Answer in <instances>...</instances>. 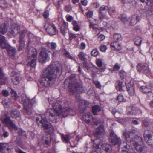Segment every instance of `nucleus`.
Instances as JSON below:
<instances>
[{"mask_svg":"<svg viewBox=\"0 0 153 153\" xmlns=\"http://www.w3.org/2000/svg\"><path fill=\"white\" fill-rule=\"evenodd\" d=\"M76 102H78L80 105H81L84 104H87L88 103L87 101L81 99L79 95L76 96Z\"/></svg>","mask_w":153,"mask_h":153,"instance_id":"25","label":"nucleus"},{"mask_svg":"<svg viewBox=\"0 0 153 153\" xmlns=\"http://www.w3.org/2000/svg\"><path fill=\"white\" fill-rule=\"evenodd\" d=\"M49 103L51 104L53 108L48 109L46 112V114L48 116L49 120L53 123H56L58 118L59 116H61L63 117H66L68 114L72 115L71 112L73 110L69 107L62 108L60 104L58 103H52L51 101L49 100Z\"/></svg>","mask_w":153,"mask_h":153,"instance_id":"1","label":"nucleus"},{"mask_svg":"<svg viewBox=\"0 0 153 153\" xmlns=\"http://www.w3.org/2000/svg\"><path fill=\"white\" fill-rule=\"evenodd\" d=\"M137 22V21L134 18L131 19L130 22V24L132 25H133L136 24Z\"/></svg>","mask_w":153,"mask_h":153,"instance_id":"63","label":"nucleus"},{"mask_svg":"<svg viewBox=\"0 0 153 153\" xmlns=\"http://www.w3.org/2000/svg\"><path fill=\"white\" fill-rule=\"evenodd\" d=\"M150 132L149 131H147L144 132V135L145 138H147L149 140H151L152 136L150 134Z\"/></svg>","mask_w":153,"mask_h":153,"instance_id":"39","label":"nucleus"},{"mask_svg":"<svg viewBox=\"0 0 153 153\" xmlns=\"http://www.w3.org/2000/svg\"><path fill=\"white\" fill-rule=\"evenodd\" d=\"M86 15L87 17L91 18L93 15V13L92 11H89L86 13Z\"/></svg>","mask_w":153,"mask_h":153,"instance_id":"57","label":"nucleus"},{"mask_svg":"<svg viewBox=\"0 0 153 153\" xmlns=\"http://www.w3.org/2000/svg\"><path fill=\"white\" fill-rule=\"evenodd\" d=\"M120 67L118 63H117L114 66L113 69L114 70L118 71L120 69Z\"/></svg>","mask_w":153,"mask_h":153,"instance_id":"60","label":"nucleus"},{"mask_svg":"<svg viewBox=\"0 0 153 153\" xmlns=\"http://www.w3.org/2000/svg\"><path fill=\"white\" fill-rule=\"evenodd\" d=\"M138 71L145 74H149L150 72V70L148 65L146 63H140L137 66Z\"/></svg>","mask_w":153,"mask_h":153,"instance_id":"14","label":"nucleus"},{"mask_svg":"<svg viewBox=\"0 0 153 153\" xmlns=\"http://www.w3.org/2000/svg\"><path fill=\"white\" fill-rule=\"evenodd\" d=\"M36 121L38 125H42L45 131L49 134H51L53 131L54 128L51 123L48 122L45 115H38Z\"/></svg>","mask_w":153,"mask_h":153,"instance_id":"4","label":"nucleus"},{"mask_svg":"<svg viewBox=\"0 0 153 153\" xmlns=\"http://www.w3.org/2000/svg\"><path fill=\"white\" fill-rule=\"evenodd\" d=\"M120 18L121 19L122 22L125 23L128 20V19L126 15L123 14L122 15Z\"/></svg>","mask_w":153,"mask_h":153,"instance_id":"45","label":"nucleus"},{"mask_svg":"<svg viewBox=\"0 0 153 153\" xmlns=\"http://www.w3.org/2000/svg\"><path fill=\"white\" fill-rule=\"evenodd\" d=\"M12 96L14 99H16L18 98V96L17 95L16 92L13 90H11V92Z\"/></svg>","mask_w":153,"mask_h":153,"instance_id":"46","label":"nucleus"},{"mask_svg":"<svg viewBox=\"0 0 153 153\" xmlns=\"http://www.w3.org/2000/svg\"><path fill=\"white\" fill-rule=\"evenodd\" d=\"M111 46L116 50H120L121 49V45L117 42H114L111 43Z\"/></svg>","mask_w":153,"mask_h":153,"instance_id":"32","label":"nucleus"},{"mask_svg":"<svg viewBox=\"0 0 153 153\" xmlns=\"http://www.w3.org/2000/svg\"><path fill=\"white\" fill-rule=\"evenodd\" d=\"M1 119L3 123L8 127L10 131L17 129L16 125L10 119L9 117H2Z\"/></svg>","mask_w":153,"mask_h":153,"instance_id":"13","label":"nucleus"},{"mask_svg":"<svg viewBox=\"0 0 153 153\" xmlns=\"http://www.w3.org/2000/svg\"><path fill=\"white\" fill-rule=\"evenodd\" d=\"M61 137L62 141L67 143H69L71 144L69 141L70 138L69 136L68 135H64L63 134H61Z\"/></svg>","mask_w":153,"mask_h":153,"instance_id":"30","label":"nucleus"},{"mask_svg":"<svg viewBox=\"0 0 153 153\" xmlns=\"http://www.w3.org/2000/svg\"><path fill=\"white\" fill-rule=\"evenodd\" d=\"M137 134V132L134 129L124 132L123 133V135L125 137L127 142L121 143L120 146L123 148L124 151H128L130 146H134L138 152H141L143 151L145 148H143L138 144Z\"/></svg>","mask_w":153,"mask_h":153,"instance_id":"2","label":"nucleus"},{"mask_svg":"<svg viewBox=\"0 0 153 153\" xmlns=\"http://www.w3.org/2000/svg\"><path fill=\"white\" fill-rule=\"evenodd\" d=\"M126 87L128 94L131 96H133L135 93V86L133 82H130L126 85Z\"/></svg>","mask_w":153,"mask_h":153,"instance_id":"15","label":"nucleus"},{"mask_svg":"<svg viewBox=\"0 0 153 153\" xmlns=\"http://www.w3.org/2000/svg\"><path fill=\"white\" fill-rule=\"evenodd\" d=\"M117 85L116 86V88L117 90L120 91H124V88H125L124 85H123L122 83L120 81H118L117 82Z\"/></svg>","mask_w":153,"mask_h":153,"instance_id":"29","label":"nucleus"},{"mask_svg":"<svg viewBox=\"0 0 153 153\" xmlns=\"http://www.w3.org/2000/svg\"><path fill=\"white\" fill-rule=\"evenodd\" d=\"M0 47L2 48H5L7 47L6 41L4 37L0 35Z\"/></svg>","mask_w":153,"mask_h":153,"instance_id":"21","label":"nucleus"},{"mask_svg":"<svg viewBox=\"0 0 153 153\" xmlns=\"http://www.w3.org/2000/svg\"><path fill=\"white\" fill-rule=\"evenodd\" d=\"M56 73L54 66L52 64L45 68L42 74V79L40 81L41 85L46 87L53 85L55 82L57 76L61 71L58 67L56 68Z\"/></svg>","mask_w":153,"mask_h":153,"instance_id":"3","label":"nucleus"},{"mask_svg":"<svg viewBox=\"0 0 153 153\" xmlns=\"http://www.w3.org/2000/svg\"><path fill=\"white\" fill-rule=\"evenodd\" d=\"M61 33L65 36V28L64 25L61 28Z\"/></svg>","mask_w":153,"mask_h":153,"instance_id":"58","label":"nucleus"},{"mask_svg":"<svg viewBox=\"0 0 153 153\" xmlns=\"http://www.w3.org/2000/svg\"><path fill=\"white\" fill-rule=\"evenodd\" d=\"M103 25L104 26V27L105 28H109L111 27H112L113 28L114 27L112 25H110L109 26V24L108 25L107 22H103Z\"/></svg>","mask_w":153,"mask_h":153,"instance_id":"49","label":"nucleus"},{"mask_svg":"<svg viewBox=\"0 0 153 153\" xmlns=\"http://www.w3.org/2000/svg\"><path fill=\"white\" fill-rule=\"evenodd\" d=\"M5 108L8 107L11 103V101L9 99H4L2 102Z\"/></svg>","mask_w":153,"mask_h":153,"instance_id":"33","label":"nucleus"},{"mask_svg":"<svg viewBox=\"0 0 153 153\" xmlns=\"http://www.w3.org/2000/svg\"><path fill=\"white\" fill-rule=\"evenodd\" d=\"M110 140L112 144L114 145H115L120 142V138L117 137L113 132H111L110 133Z\"/></svg>","mask_w":153,"mask_h":153,"instance_id":"16","label":"nucleus"},{"mask_svg":"<svg viewBox=\"0 0 153 153\" xmlns=\"http://www.w3.org/2000/svg\"><path fill=\"white\" fill-rule=\"evenodd\" d=\"M7 78L4 76L2 70L0 68V84H2L6 82Z\"/></svg>","mask_w":153,"mask_h":153,"instance_id":"23","label":"nucleus"},{"mask_svg":"<svg viewBox=\"0 0 153 153\" xmlns=\"http://www.w3.org/2000/svg\"><path fill=\"white\" fill-rule=\"evenodd\" d=\"M86 54L83 52H81L78 54V56L79 58L82 61H85L86 59L85 57Z\"/></svg>","mask_w":153,"mask_h":153,"instance_id":"37","label":"nucleus"},{"mask_svg":"<svg viewBox=\"0 0 153 153\" xmlns=\"http://www.w3.org/2000/svg\"><path fill=\"white\" fill-rule=\"evenodd\" d=\"M94 83L97 88H100L101 87V85L99 82L95 81L94 82Z\"/></svg>","mask_w":153,"mask_h":153,"instance_id":"64","label":"nucleus"},{"mask_svg":"<svg viewBox=\"0 0 153 153\" xmlns=\"http://www.w3.org/2000/svg\"><path fill=\"white\" fill-rule=\"evenodd\" d=\"M50 51L45 48L42 49L38 57L39 61L41 63H44L49 58L48 53Z\"/></svg>","mask_w":153,"mask_h":153,"instance_id":"12","label":"nucleus"},{"mask_svg":"<svg viewBox=\"0 0 153 153\" xmlns=\"http://www.w3.org/2000/svg\"><path fill=\"white\" fill-rule=\"evenodd\" d=\"M96 63L97 66L99 67L101 66L102 64V59H97L96 61Z\"/></svg>","mask_w":153,"mask_h":153,"instance_id":"53","label":"nucleus"},{"mask_svg":"<svg viewBox=\"0 0 153 153\" xmlns=\"http://www.w3.org/2000/svg\"><path fill=\"white\" fill-rule=\"evenodd\" d=\"M107 49L106 46L104 45H102L100 47V50L103 52H105Z\"/></svg>","mask_w":153,"mask_h":153,"instance_id":"54","label":"nucleus"},{"mask_svg":"<svg viewBox=\"0 0 153 153\" xmlns=\"http://www.w3.org/2000/svg\"><path fill=\"white\" fill-rule=\"evenodd\" d=\"M117 99L120 102H122L123 100V97L122 95H119L117 97Z\"/></svg>","mask_w":153,"mask_h":153,"instance_id":"56","label":"nucleus"},{"mask_svg":"<svg viewBox=\"0 0 153 153\" xmlns=\"http://www.w3.org/2000/svg\"><path fill=\"white\" fill-rule=\"evenodd\" d=\"M142 40L140 38L137 37L134 39L135 44L137 46L140 45L141 43Z\"/></svg>","mask_w":153,"mask_h":153,"instance_id":"41","label":"nucleus"},{"mask_svg":"<svg viewBox=\"0 0 153 153\" xmlns=\"http://www.w3.org/2000/svg\"><path fill=\"white\" fill-rule=\"evenodd\" d=\"M7 30V28L5 24L0 26V33L4 34L6 32Z\"/></svg>","mask_w":153,"mask_h":153,"instance_id":"34","label":"nucleus"},{"mask_svg":"<svg viewBox=\"0 0 153 153\" xmlns=\"http://www.w3.org/2000/svg\"><path fill=\"white\" fill-rule=\"evenodd\" d=\"M0 6L3 8L7 7V3L5 0H0Z\"/></svg>","mask_w":153,"mask_h":153,"instance_id":"40","label":"nucleus"},{"mask_svg":"<svg viewBox=\"0 0 153 153\" xmlns=\"http://www.w3.org/2000/svg\"><path fill=\"white\" fill-rule=\"evenodd\" d=\"M15 49L12 47H9L8 49V53L10 56L14 57L16 53Z\"/></svg>","mask_w":153,"mask_h":153,"instance_id":"27","label":"nucleus"},{"mask_svg":"<svg viewBox=\"0 0 153 153\" xmlns=\"http://www.w3.org/2000/svg\"><path fill=\"white\" fill-rule=\"evenodd\" d=\"M114 39L117 41L121 40L122 39L121 34L117 33L114 34Z\"/></svg>","mask_w":153,"mask_h":153,"instance_id":"42","label":"nucleus"},{"mask_svg":"<svg viewBox=\"0 0 153 153\" xmlns=\"http://www.w3.org/2000/svg\"><path fill=\"white\" fill-rule=\"evenodd\" d=\"M25 36V35L23 32L22 33H21L20 35V37L19 40V45L18 48V50L19 51H22L23 48L24 47L25 43L23 38H24Z\"/></svg>","mask_w":153,"mask_h":153,"instance_id":"19","label":"nucleus"},{"mask_svg":"<svg viewBox=\"0 0 153 153\" xmlns=\"http://www.w3.org/2000/svg\"><path fill=\"white\" fill-rule=\"evenodd\" d=\"M67 20L68 21L70 22L71 21L74 19V18L71 16L68 15L66 16Z\"/></svg>","mask_w":153,"mask_h":153,"instance_id":"52","label":"nucleus"},{"mask_svg":"<svg viewBox=\"0 0 153 153\" xmlns=\"http://www.w3.org/2000/svg\"><path fill=\"white\" fill-rule=\"evenodd\" d=\"M72 24L73 26V29L76 31H78L80 30V27L79 26L77 22L74 21L72 22Z\"/></svg>","mask_w":153,"mask_h":153,"instance_id":"31","label":"nucleus"},{"mask_svg":"<svg viewBox=\"0 0 153 153\" xmlns=\"http://www.w3.org/2000/svg\"><path fill=\"white\" fill-rule=\"evenodd\" d=\"M21 99L24 105L25 115L31 114L32 111L31 108L32 104L29 103L30 100L29 99H27L26 97H22Z\"/></svg>","mask_w":153,"mask_h":153,"instance_id":"9","label":"nucleus"},{"mask_svg":"<svg viewBox=\"0 0 153 153\" xmlns=\"http://www.w3.org/2000/svg\"><path fill=\"white\" fill-rule=\"evenodd\" d=\"M2 93L3 96L5 97L7 96L9 94V92L6 90H3Z\"/></svg>","mask_w":153,"mask_h":153,"instance_id":"55","label":"nucleus"},{"mask_svg":"<svg viewBox=\"0 0 153 153\" xmlns=\"http://www.w3.org/2000/svg\"><path fill=\"white\" fill-rule=\"evenodd\" d=\"M99 53V52L97 49H93L91 52V55L94 56H97Z\"/></svg>","mask_w":153,"mask_h":153,"instance_id":"44","label":"nucleus"},{"mask_svg":"<svg viewBox=\"0 0 153 153\" xmlns=\"http://www.w3.org/2000/svg\"><path fill=\"white\" fill-rule=\"evenodd\" d=\"M20 30V27L16 24H14L12 25L9 32L12 35L15 36L19 32Z\"/></svg>","mask_w":153,"mask_h":153,"instance_id":"17","label":"nucleus"},{"mask_svg":"<svg viewBox=\"0 0 153 153\" xmlns=\"http://www.w3.org/2000/svg\"><path fill=\"white\" fill-rule=\"evenodd\" d=\"M44 25V28L50 35L52 36L55 35L58 33V30L54 25L48 21H45Z\"/></svg>","mask_w":153,"mask_h":153,"instance_id":"7","label":"nucleus"},{"mask_svg":"<svg viewBox=\"0 0 153 153\" xmlns=\"http://www.w3.org/2000/svg\"><path fill=\"white\" fill-rule=\"evenodd\" d=\"M106 8L108 9V8L107 7H106L105 6L103 5L100 7V11L101 13H102V11H105Z\"/></svg>","mask_w":153,"mask_h":153,"instance_id":"62","label":"nucleus"},{"mask_svg":"<svg viewBox=\"0 0 153 153\" xmlns=\"http://www.w3.org/2000/svg\"><path fill=\"white\" fill-rule=\"evenodd\" d=\"M43 143H45V144L49 145L51 142V137L49 134H48L45 137H44L42 138Z\"/></svg>","mask_w":153,"mask_h":153,"instance_id":"28","label":"nucleus"},{"mask_svg":"<svg viewBox=\"0 0 153 153\" xmlns=\"http://www.w3.org/2000/svg\"><path fill=\"white\" fill-rule=\"evenodd\" d=\"M149 125V123L147 119H145L143 121V127H148Z\"/></svg>","mask_w":153,"mask_h":153,"instance_id":"47","label":"nucleus"},{"mask_svg":"<svg viewBox=\"0 0 153 153\" xmlns=\"http://www.w3.org/2000/svg\"><path fill=\"white\" fill-rule=\"evenodd\" d=\"M18 133L19 135L21 136L25 137H26L25 132L21 129H19L18 130Z\"/></svg>","mask_w":153,"mask_h":153,"instance_id":"43","label":"nucleus"},{"mask_svg":"<svg viewBox=\"0 0 153 153\" xmlns=\"http://www.w3.org/2000/svg\"><path fill=\"white\" fill-rule=\"evenodd\" d=\"M140 91L146 94L149 93L150 94V96H152L153 97V95L152 93H151V90L149 86H141L140 88Z\"/></svg>","mask_w":153,"mask_h":153,"instance_id":"20","label":"nucleus"},{"mask_svg":"<svg viewBox=\"0 0 153 153\" xmlns=\"http://www.w3.org/2000/svg\"><path fill=\"white\" fill-rule=\"evenodd\" d=\"M95 24L90 22L89 25L90 28L92 29L96 35H98L100 33L99 30L95 26Z\"/></svg>","mask_w":153,"mask_h":153,"instance_id":"22","label":"nucleus"},{"mask_svg":"<svg viewBox=\"0 0 153 153\" xmlns=\"http://www.w3.org/2000/svg\"><path fill=\"white\" fill-rule=\"evenodd\" d=\"M69 83L68 88L70 94H73L76 92L82 93L85 92L82 85L77 82L74 81L72 83L71 82L69 81Z\"/></svg>","mask_w":153,"mask_h":153,"instance_id":"5","label":"nucleus"},{"mask_svg":"<svg viewBox=\"0 0 153 153\" xmlns=\"http://www.w3.org/2000/svg\"><path fill=\"white\" fill-rule=\"evenodd\" d=\"M10 70L11 69L12 71H11V72L10 73V76L12 77H14L16 76H18L17 75V73L16 72L14 71H13L12 69H11V68H9Z\"/></svg>","mask_w":153,"mask_h":153,"instance_id":"48","label":"nucleus"},{"mask_svg":"<svg viewBox=\"0 0 153 153\" xmlns=\"http://www.w3.org/2000/svg\"><path fill=\"white\" fill-rule=\"evenodd\" d=\"M82 118L86 123L92 126L97 125L100 121L99 119L93 118L91 114L89 112L84 115Z\"/></svg>","mask_w":153,"mask_h":153,"instance_id":"8","label":"nucleus"},{"mask_svg":"<svg viewBox=\"0 0 153 153\" xmlns=\"http://www.w3.org/2000/svg\"><path fill=\"white\" fill-rule=\"evenodd\" d=\"M100 145L101 146L100 147H99V145L98 144H96L94 143L93 146L94 147L97 149L100 148L101 153H108L111 150V146L109 144L105 142L101 143Z\"/></svg>","mask_w":153,"mask_h":153,"instance_id":"10","label":"nucleus"},{"mask_svg":"<svg viewBox=\"0 0 153 153\" xmlns=\"http://www.w3.org/2000/svg\"><path fill=\"white\" fill-rule=\"evenodd\" d=\"M101 111V109L98 105H95L92 107V111L94 115H96Z\"/></svg>","mask_w":153,"mask_h":153,"instance_id":"26","label":"nucleus"},{"mask_svg":"<svg viewBox=\"0 0 153 153\" xmlns=\"http://www.w3.org/2000/svg\"><path fill=\"white\" fill-rule=\"evenodd\" d=\"M104 133V126L102 125H100L94 133V135L97 137H99L100 136L103 135Z\"/></svg>","mask_w":153,"mask_h":153,"instance_id":"18","label":"nucleus"},{"mask_svg":"<svg viewBox=\"0 0 153 153\" xmlns=\"http://www.w3.org/2000/svg\"><path fill=\"white\" fill-rule=\"evenodd\" d=\"M10 113L11 117L15 118L19 117L20 114L19 110L16 109L12 110Z\"/></svg>","mask_w":153,"mask_h":153,"instance_id":"24","label":"nucleus"},{"mask_svg":"<svg viewBox=\"0 0 153 153\" xmlns=\"http://www.w3.org/2000/svg\"><path fill=\"white\" fill-rule=\"evenodd\" d=\"M11 79L14 85H17L20 82V79L18 75L14 77H12Z\"/></svg>","mask_w":153,"mask_h":153,"instance_id":"35","label":"nucleus"},{"mask_svg":"<svg viewBox=\"0 0 153 153\" xmlns=\"http://www.w3.org/2000/svg\"><path fill=\"white\" fill-rule=\"evenodd\" d=\"M76 37V35L74 33H70L69 34V39L70 40Z\"/></svg>","mask_w":153,"mask_h":153,"instance_id":"51","label":"nucleus"},{"mask_svg":"<svg viewBox=\"0 0 153 153\" xmlns=\"http://www.w3.org/2000/svg\"><path fill=\"white\" fill-rule=\"evenodd\" d=\"M100 145L101 146L100 147H99V145L98 144H96L94 143L93 146L94 147L97 149L100 148L101 153H108L111 150V146L109 144L105 142L101 143Z\"/></svg>","mask_w":153,"mask_h":153,"instance_id":"11","label":"nucleus"},{"mask_svg":"<svg viewBox=\"0 0 153 153\" xmlns=\"http://www.w3.org/2000/svg\"><path fill=\"white\" fill-rule=\"evenodd\" d=\"M37 52L35 49L32 48L29 51L28 53V64L31 67H34L36 63Z\"/></svg>","mask_w":153,"mask_h":153,"instance_id":"6","label":"nucleus"},{"mask_svg":"<svg viewBox=\"0 0 153 153\" xmlns=\"http://www.w3.org/2000/svg\"><path fill=\"white\" fill-rule=\"evenodd\" d=\"M108 9L109 10L108 12L111 15H113L115 11V9L114 8H108Z\"/></svg>","mask_w":153,"mask_h":153,"instance_id":"50","label":"nucleus"},{"mask_svg":"<svg viewBox=\"0 0 153 153\" xmlns=\"http://www.w3.org/2000/svg\"><path fill=\"white\" fill-rule=\"evenodd\" d=\"M47 45L49 48L52 49H54L57 47L56 44L54 42L47 43Z\"/></svg>","mask_w":153,"mask_h":153,"instance_id":"38","label":"nucleus"},{"mask_svg":"<svg viewBox=\"0 0 153 153\" xmlns=\"http://www.w3.org/2000/svg\"><path fill=\"white\" fill-rule=\"evenodd\" d=\"M8 146L6 143H0V152L2 153L5 152V148Z\"/></svg>","mask_w":153,"mask_h":153,"instance_id":"36","label":"nucleus"},{"mask_svg":"<svg viewBox=\"0 0 153 153\" xmlns=\"http://www.w3.org/2000/svg\"><path fill=\"white\" fill-rule=\"evenodd\" d=\"M43 15L45 18H47L49 15V12L48 10L45 11L43 14Z\"/></svg>","mask_w":153,"mask_h":153,"instance_id":"59","label":"nucleus"},{"mask_svg":"<svg viewBox=\"0 0 153 153\" xmlns=\"http://www.w3.org/2000/svg\"><path fill=\"white\" fill-rule=\"evenodd\" d=\"M16 142L20 146H21L22 144V141L20 137H18L17 138Z\"/></svg>","mask_w":153,"mask_h":153,"instance_id":"61","label":"nucleus"}]
</instances>
